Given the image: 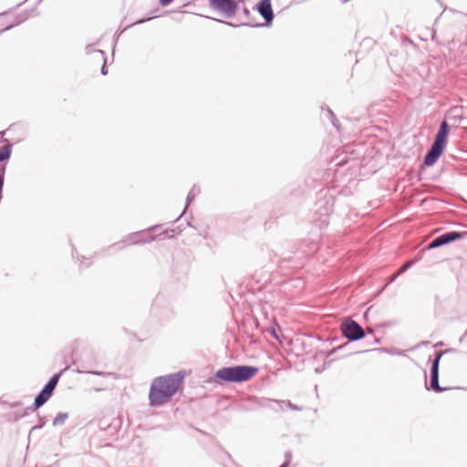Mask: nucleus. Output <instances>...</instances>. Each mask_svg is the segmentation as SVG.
I'll return each mask as SVG.
<instances>
[{"label": "nucleus", "mask_w": 467, "mask_h": 467, "mask_svg": "<svg viewBox=\"0 0 467 467\" xmlns=\"http://www.w3.org/2000/svg\"><path fill=\"white\" fill-rule=\"evenodd\" d=\"M60 373L54 374L36 395L33 404L35 410L42 407L49 400L58 383Z\"/></svg>", "instance_id": "nucleus-4"}, {"label": "nucleus", "mask_w": 467, "mask_h": 467, "mask_svg": "<svg viewBox=\"0 0 467 467\" xmlns=\"http://www.w3.org/2000/svg\"><path fill=\"white\" fill-rule=\"evenodd\" d=\"M287 404L294 410H300L296 405L292 404L290 401H287Z\"/></svg>", "instance_id": "nucleus-25"}, {"label": "nucleus", "mask_w": 467, "mask_h": 467, "mask_svg": "<svg viewBox=\"0 0 467 467\" xmlns=\"http://www.w3.org/2000/svg\"><path fill=\"white\" fill-rule=\"evenodd\" d=\"M449 131L450 127L448 123L445 120H443L439 127V130L435 135L434 141L432 144L444 149L447 143Z\"/></svg>", "instance_id": "nucleus-11"}, {"label": "nucleus", "mask_w": 467, "mask_h": 467, "mask_svg": "<svg viewBox=\"0 0 467 467\" xmlns=\"http://www.w3.org/2000/svg\"><path fill=\"white\" fill-rule=\"evenodd\" d=\"M4 134H5V132H4V131L0 132V135H4Z\"/></svg>", "instance_id": "nucleus-31"}, {"label": "nucleus", "mask_w": 467, "mask_h": 467, "mask_svg": "<svg viewBox=\"0 0 467 467\" xmlns=\"http://www.w3.org/2000/svg\"><path fill=\"white\" fill-rule=\"evenodd\" d=\"M160 1V4L162 5V6H167L169 5L173 0H159Z\"/></svg>", "instance_id": "nucleus-24"}, {"label": "nucleus", "mask_w": 467, "mask_h": 467, "mask_svg": "<svg viewBox=\"0 0 467 467\" xmlns=\"http://www.w3.org/2000/svg\"><path fill=\"white\" fill-rule=\"evenodd\" d=\"M464 337H467V329L465 330L463 336L460 338V341H462Z\"/></svg>", "instance_id": "nucleus-29"}, {"label": "nucleus", "mask_w": 467, "mask_h": 467, "mask_svg": "<svg viewBox=\"0 0 467 467\" xmlns=\"http://www.w3.org/2000/svg\"><path fill=\"white\" fill-rule=\"evenodd\" d=\"M327 117L330 119L332 124L334 125V127H336L337 129H338V126H337V119H336V116L334 115L333 111L330 109H327Z\"/></svg>", "instance_id": "nucleus-19"}, {"label": "nucleus", "mask_w": 467, "mask_h": 467, "mask_svg": "<svg viewBox=\"0 0 467 467\" xmlns=\"http://www.w3.org/2000/svg\"><path fill=\"white\" fill-rule=\"evenodd\" d=\"M201 192V190L199 187H197L196 185H193V187L191 189V191L189 192L188 195H187V198H186V205L184 207V210L183 212L174 220V221H177L179 220L182 214L184 213L185 210L187 209V206L190 204V202L194 200V198Z\"/></svg>", "instance_id": "nucleus-13"}, {"label": "nucleus", "mask_w": 467, "mask_h": 467, "mask_svg": "<svg viewBox=\"0 0 467 467\" xmlns=\"http://www.w3.org/2000/svg\"><path fill=\"white\" fill-rule=\"evenodd\" d=\"M160 226V224H156L147 228L146 230L130 234L120 242L115 243L109 246L108 250L119 251L123 249L127 245L150 243L155 240V236L150 234V232L156 230Z\"/></svg>", "instance_id": "nucleus-3"}, {"label": "nucleus", "mask_w": 467, "mask_h": 467, "mask_svg": "<svg viewBox=\"0 0 467 467\" xmlns=\"http://www.w3.org/2000/svg\"><path fill=\"white\" fill-rule=\"evenodd\" d=\"M258 368L253 366L238 365L224 367L215 373L216 382H245L256 375Z\"/></svg>", "instance_id": "nucleus-2"}, {"label": "nucleus", "mask_w": 467, "mask_h": 467, "mask_svg": "<svg viewBox=\"0 0 467 467\" xmlns=\"http://www.w3.org/2000/svg\"><path fill=\"white\" fill-rule=\"evenodd\" d=\"M81 368H78V373H87V374H93V375H103L104 374V372H102V371L86 369V367L83 364L81 365Z\"/></svg>", "instance_id": "nucleus-18"}, {"label": "nucleus", "mask_w": 467, "mask_h": 467, "mask_svg": "<svg viewBox=\"0 0 467 467\" xmlns=\"http://www.w3.org/2000/svg\"><path fill=\"white\" fill-rule=\"evenodd\" d=\"M183 379L182 371L155 378L149 393L150 406L160 407L167 402L177 392Z\"/></svg>", "instance_id": "nucleus-1"}, {"label": "nucleus", "mask_w": 467, "mask_h": 467, "mask_svg": "<svg viewBox=\"0 0 467 467\" xmlns=\"http://www.w3.org/2000/svg\"><path fill=\"white\" fill-rule=\"evenodd\" d=\"M414 264V261H408L406 262L400 269L399 271L396 273V275H394L389 281V283H392L400 275L403 274L404 272H406L409 268H410Z\"/></svg>", "instance_id": "nucleus-16"}, {"label": "nucleus", "mask_w": 467, "mask_h": 467, "mask_svg": "<svg viewBox=\"0 0 467 467\" xmlns=\"http://www.w3.org/2000/svg\"><path fill=\"white\" fill-rule=\"evenodd\" d=\"M286 457H287V460L280 467H286L289 464L290 460L288 459V457L290 458V454L286 453Z\"/></svg>", "instance_id": "nucleus-27"}, {"label": "nucleus", "mask_w": 467, "mask_h": 467, "mask_svg": "<svg viewBox=\"0 0 467 467\" xmlns=\"http://www.w3.org/2000/svg\"><path fill=\"white\" fill-rule=\"evenodd\" d=\"M67 418L68 414L67 412H58L53 420V425L61 426L65 423Z\"/></svg>", "instance_id": "nucleus-17"}, {"label": "nucleus", "mask_w": 467, "mask_h": 467, "mask_svg": "<svg viewBox=\"0 0 467 467\" xmlns=\"http://www.w3.org/2000/svg\"><path fill=\"white\" fill-rule=\"evenodd\" d=\"M444 351H437L435 353V358L431 361V375H430V385L428 386L426 384L427 389L433 390L437 393L442 392L445 390V388H441L439 384V366H440V360L444 354Z\"/></svg>", "instance_id": "nucleus-7"}, {"label": "nucleus", "mask_w": 467, "mask_h": 467, "mask_svg": "<svg viewBox=\"0 0 467 467\" xmlns=\"http://www.w3.org/2000/svg\"><path fill=\"white\" fill-rule=\"evenodd\" d=\"M226 25L230 26H233V27H236V26H260L261 25L257 24V25H251L249 23H243L241 25H234L231 22H224Z\"/></svg>", "instance_id": "nucleus-21"}, {"label": "nucleus", "mask_w": 467, "mask_h": 467, "mask_svg": "<svg viewBox=\"0 0 467 467\" xmlns=\"http://www.w3.org/2000/svg\"><path fill=\"white\" fill-rule=\"evenodd\" d=\"M12 153V145L7 144L0 148V162L7 161Z\"/></svg>", "instance_id": "nucleus-15"}, {"label": "nucleus", "mask_w": 467, "mask_h": 467, "mask_svg": "<svg viewBox=\"0 0 467 467\" xmlns=\"http://www.w3.org/2000/svg\"><path fill=\"white\" fill-rule=\"evenodd\" d=\"M269 333L271 334V336H272L273 337H275V339H277V340H280L279 336H278V334H277V332H276V329H275V327H271V328H269Z\"/></svg>", "instance_id": "nucleus-22"}, {"label": "nucleus", "mask_w": 467, "mask_h": 467, "mask_svg": "<svg viewBox=\"0 0 467 467\" xmlns=\"http://www.w3.org/2000/svg\"><path fill=\"white\" fill-rule=\"evenodd\" d=\"M317 213L319 216L315 219V223L317 227L323 228L329 223V215L332 213V203L329 199L320 200L317 203Z\"/></svg>", "instance_id": "nucleus-8"}, {"label": "nucleus", "mask_w": 467, "mask_h": 467, "mask_svg": "<svg viewBox=\"0 0 467 467\" xmlns=\"http://www.w3.org/2000/svg\"><path fill=\"white\" fill-rule=\"evenodd\" d=\"M42 427H43V424L36 425V426H34V427H32V428H31L30 432H32V431H36V430H39V429H41Z\"/></svg>", "instance_id": "nucleus-26"}, {"label": "nucleus", "mask_w": 467, "mask_h": 467, "mask_svg": "<svg viewBox=\"0 0 467 467\" xmlns=\"http://www.w3.org/2000/svg\"><path fill=\"white\" fill-rule=\"evenodd\" d=\"M467 235V232L460 233L456 231L446 232L441 235L435 237L429 244L428 249H435L442 245L448 244L456 240L462 239Z\"/></svg>", "instance_id": "nucleus-9"}, {"label": "nucleus", "mask_w": 467, "mask_h": 467, "mask_svg": "<svg viewBox=\"0 0 467 467\" xmlns=\"http://www.w3.org/2000/svg\"><path fill=\"white\" fill-rule=\"evenodd\" d=\"M99 53L102 56L104 64L101 67V74L106 75L108 73L107 67H106V58H105V53L102 50H99Z\"/></svg>", "instance_id": "nucleus-20"}, {"label": "nucleus", "mask_w": 467, "mask_h": 467, "mask_svg": "<svg viewBox=\"0 0 467 467\" xmlns=\"http://www.w3.org/2000/svg\"><path fill=\"white\" fill-rule=\"evenodd\" d=\"M95 51H97V50L95 49L93 45H87V47H86V53L87 54H90V53L95 52Z\"/></svg>", "instance_id": "nucleus-23"}, {"label": "nucleus", "mask_w": 467, "mask_h": 467, "mask_svg": "<svg viewBox=\"0 0 467 467\" xmlns=\"http://www.w3.org/2000/svg\"><path fill=\"white\" fill-rule=\"evenodd\" d=\"M341 332L349 341L362 339L366 335L363 327L351 318H347L342 322Z\"/></svg>", "instance_id": "nucleus-5"}, {"label": "nucleus", "mask_w": 467, "mask_h": 467, "mask_svg": "<svg viewBox=\"0 0 467 467\" xmlns=\"http://www.w3.org/2000/svg\"><path fill=\"white\" fill-rule=\"evenodd\" d=\"M209 6L211 9L220 12L227 18L234 16L238 9L235 0H209Z\"/></svg>", "instance_id": "nucleus-6"}, {"label": "nucleus", "mask_w": 467, "mask_h": 467, "mask_svg": "<svg viewBox=\"0 0 467 467\" xmlns=\"http://www.w3.org/2000/svg\"><path fill=\"white\" fill-rule=\"evenodd\" d=\"M448 116L451 119L461 121L463 119L462 116V107H453L448 111Z\"/></svg>", "instance_id": "nucleus-14"}, {"label": "nucleus", "mask_w": 467, "mask_h": 467, "mask_svg": "<svg viewBox=\"0 0 467 467\" xmlns=\"http://www.w3.org/2000/svg\"><path fill=\"white\" fill-rule=\"evenodd\" d=\"M244 14L246 16H249V14H250V11H249L247 8H244Z\"/></svg>", "instance_id": "nucleus-28"}, {"label": "nucleus", "mask_w": 467, "mask_h": 467, "mask_svg": "<svg viewBox=\"0 0 467 467\" xmlns=\"http://www.w3.org/2000/svg\"><path fill=\"white\" fill-rule=\"evenodd\" d=\"M444 149L431 144L430 150L427 151L423 163L426 166H432L442 154Z\"/></svg>", "instance_id": "nucleus-12"}, {"label": "nucleus", "mask_w": 467, "mask_h": 467, "mask_svg": "<svg viewBox=\"0 0 467 467\" xmlns=\"http://www.w3.org/2000/svg\"><path fill=\"white\" fill-rule=\"evenodd\" d=\"M256 10L265 21V25L268 26L273 22L274 13L272 8L271 0H260L256 4Z\"/></svg>", "instance_id": "nucleus-10"}, {"label": "nucleus", "mask_w": 467, "mask_h": 467, "mask_svg": "<svg viewBox=\"0 0 467 467\" xmlns=\"http://www.w3.org/2000/svg\"><path fill=\"white\" fill-rule=\"evenodd\" d=\"M381 351H384V352H389V350L387 348H382L380 349Z\"/></svg>", "instance_id": "nucleus-30"}]
</instances>
